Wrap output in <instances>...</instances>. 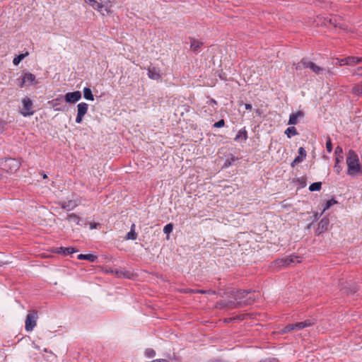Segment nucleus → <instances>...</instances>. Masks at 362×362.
<instances>
[{
	"mask_svg": "<svg viewBox=\"0 0 362 362\" xmlns=\"http://www.w3.org/2000/svg\"><path fill=\"white\" fill-rule=\"evenodd\" d=\"M346 163L347 165V175L355 177L362 173L358 154L354 150H349L346 153Z\"/></svg>",
	"mask_w": 362,
	"mask_h": 362,
	"instance_id": "nucleus-1",
	"label": "nucleus"
},
{
	"mask_svg": "<svg viewBox=\"0 0 362 362\" xmlns=\"http://www.w3.org/2000/svg\"><path fill=\"white\" fill-rule=\"evenodd\" d=\"M206 103L211 107L209 110L211 113L216 111L218 104L214 99L209 98L207 100Z\"/></svg>",
	"mask_w": 362,
	"mask_h": 362,
	"instance_id": "nucleus-31",
	"label": "nucleus"
},
{
	"mask_svg": "<svg viewBox=\"0 0 362 362\" xmlns=\"http://www.w3.org/2000/svg\"><path fill=\"white\" fill-rule=\"evenodd\" d=\"M299 259L300 257L296 256L295 255H291L284 258L278 259L275 260L274 263L275 266L279 268L287 267L295 262H300V260Z\"/></svg>",
	"mask_w": 362,
	"mask_h": 362,
	"instance_id": "nucleus-5",
	"label": "nucleus"
},
{
	"mask_svg": "<svg viewBox=\"0 0 362 362\" xmlns=\"http://www.w3.org/2000/svg\"><path fill=\"white\" fill-rule=\"evenodd\" d=\"M78 250L72 247H60L56 248V252L59 254H62L65 256L69 255L71 254H73L74 252H76Z\"/></svg>",
	"mask_w": 362,
	"mask_h": 362,
	"instance_id": "nucleus-19",
	"label": "nucleus"
},
{
	"mask_svg": "<svg viewBox=\"0 0 362 362\" xmlns=\"http://www.w3.org/2000/svg\"><path fill=\"white\" fill-rule=\"evenodd\" d=\"M22 104L23 105V110L21 112L22 115L24 117H28L34 114V111L31 110L33 105L31 99L28 97L23 98Z\"/></svg>",
	"mask_w": 362,
	"mask_h": 362,
	"instance_id": "nucleus-8",
	"label": "nucleus"
},
{
	"mask_svg": "<svg viewBox=\"0 0 362 362\" xmlns=\"http://www.w3.org/2000/svg\"><path fill=\"white\" fill-rule=\"evenodd\" d=\"M258 362H279V359L275 357H268L260 360Z\"/></svg>",
	"mask_w": 362,
	"mask_h": 362,
	"instance_id": "nucleus-45",
	"label": "nucleus"
},
{
	"mask_svg": "<svg viewBox=\"0 0 362 362\" xmlns=\"http://www.w3.org/2000/svg\"><path fill=\"white\" fill-rule=\"evenodd\" d=\"M17 85L20 88H23L25 86H33L38 83L35 75L30 72H23L22 76L17 78Z\"/></svg>",
	"mask_w": 362,
	"mask_h": 362,
	"instance_id": "nucleus-4",
	"label": "nucleus"
},
{
	"mask_svg": "<svg viewBox=\"0 0 362 362\" xmlns=\"http://www.w3.org/2000/svg\"><path fill=\"white\" fill-rule=\"evenodd\" d=\"M315 319H308L303 322H298L295 324H293L294 330H300L305 327H310L312 325H314L315 324Z\"/></svg>",
	"mask_w": 362,
	"mask_h": 362,
	"instance_id": "nucleus-11",
	"label": "nucleus"
},
{
	"mask_svg": "<svg viewBox=\"0 0 362 362\" xmlns=\"http://www.w3.org/2000/svg\"><path fill=\"white\" fill-rule=\"evenodd\" d=\"M296 184L299 185L300 187H305L306 186V180L304 177H298L294 181Z\"/></svg>",
	"mask_w": 362,
	"mask_h": 362,
	"instance_id": "nucleus-37",
	"label": "nucleus"
},
{
	"mask_svg": "<svg viewBox=\"0 0 362 362\" xmlns=\"http://www.w3.org/2000/svg\"><path fill=\"white\" fill-rule=\"evenodd\" d=\"M247 138V131L245 127H243L238 132L234 140L235 141H245Z\"/></svg>",
	"mask_w": 362,
	"mask_h": 362,
	"instance_id": "nucleus-20",
	"label": "nucleus"
},
{
	"mask_svg": "<svg viewBox=\"0 0 362 362\" xmlns=\"http://www.w3.org/2000/svg\"><path fill=\"white\" fill-rule=\"evenodd\" d=\"M83 115H79V114L77 113V115H76V122L77 124L81 123L82 120H83Z\"/></svg>",
	"mask_w": 362,
	"mask_h": 362,
	"instance_id": "nucleus-48",
	"label": "nucleus"
},
{
	"mask_svg": "<svg viewBox=\"0 0 362 362\" xmlns=\"http://www.w3.org/2000/svg\"><path fill=\"white\" fill-rule=\"evenodd\" d=\"M322 25L328 28L332 26L335 28H339L341 30L346 29V25L342 22L341 18L334 15H329L324 17Z\"/></svg>",
	"mask_w": 362,
	"mask_h": 362,
	"instance_id": "nucleus-3",
	"label": "nucleus"
},
{
	"mask_svg": "<svg viewBox=\"0 0 362 362\" xmlns=\"http://www.w3.org/2000/svg\"><path fill=\"white\" fill-rule=\"evenodd\" d=\"M251 291V290H238L235 294V298L239 300H244Z\"/></svg>",
	"mask_w": 362,
	"mask_h": 362,
	"instance_id": "nucleus-25",
	"label": "nucleus"
},
{
	"mask_svg": "<svg viewBox=\"0 0 362 362\" xmlns=\"http://www.w3.org/2000/svg\"><path fill=\"white\" fill-rule=\"evenodd\" d=\"M334 154H335L336 157H344L342 147L340 146H337L335 148Z\"/></svg>",
	"mask_w": 362,
	"mask_h": 362,
	"instance_id": "nucleus-40",
	"label": "nucleus"
},
{
	"mask_svg": "<svg viewBox=\"0 0 362 362\" xmlns=\"http://www.w3.org/2000/svg\"><path fill=\"white\" fill-rule=\"evenodd\" d=\"M322 187V183L320 182H315L312 183L309 187L310 192L320 191Z\"/></svg>",
	"mask_w": 362,
	"mask_h": 362,
	"instance_id": "nucleus-33",
	"label": "nucleus"
},
{
	"mask_svg": "<svg viewBox=\"0 0 362 362\" xmlns=\"http://www.w3.org/2000/svg\"><path fill=\"white\" fill-rule=\"evenodd\" d=\"M224 125H225V121H224V119H221L214 124V127L221 128V127H223Z\"/></svg>",
	"mask_w": 362,
	"mask_h": 362,
	"instance_id": "nucleus-46",
	"label": "nucleus"
},
{
	"mask_svg": "<svg viewBox=\"0 0 362 362\" xmlns=\"http://www.w3.org/2000/svg\"><path fill=\"white\" fill-rule=\"evenodd\" d=\"M326 148L328 153H331L332 151V143L330 137H327V139Z\"/></svg>",
	"mask_w": 362,
	"mask_h": 362,
	"instance_id": "nucleus-44",
	"label": "nucleus"
},
{
	"mask_svg": "<svg viewBox=\"0 0 362 362\" xmlns=\"http://www.w3.org/2000/svg\"><path fill=\"white\" fill-rule=\"evenodd\" d=\"M28 55V52H26L25 54H20L16 56L13 58V64L15 66L18 65L20 64V62Z\"/></svg>",
	"mask_w": 362,
	"mask_h": 362,
	"instance_id": "nucleus-32",
	"label": "nucleus"
},
{
	"mask_svg": "<svg viewBox=\"0 0 362 362\" xmlns=\"http://www.w3.org/2000/svg\"><path fill=\"white\" fill-rule=\"evenodd\" d=\"M59 100V98H56V99L54 100V101H57V100Z\"/></svg>",
	"mask_w": 362,
	"mask_h": 362,
	"instance_id": "nucleus-56",
	"label": "nucleus"
},
{
	"mask_svg": "<svg viewBox=\"0 0 362 362\" xmlns=\"http://www.w3.org/2000/svg\"><path fill=\"white\" fill-rule=\"evenodd\" d=\"M238 160V157H235L233 154H230V156L226 158L223 165V168H227L230 167V165H232L233 164V163L235 161H236Z\"/></svg>",
	"mask_w": 362,
	"mask_h": 362,
	"instance_id": "nucleus-27",
	"label": "nucleus"
},
{
	"mask_svg": "<svg viewBox=\"0 0 362 362\" xmlns=\"http://www.w3.org/2000/svg\"><path fill=\"white\" fill-rule=\"evenodd\" d=\"M285 134L288 138H291L293 136L298 134V132L295 127H289L285 131Z\"/></svg>",
	"mask_w": 362,
	"mask_h": 362,
	"instance_id": "nucleus-30",
	"label": "nucleus"
},
{
	"mask_svg": "<svg viewBox=\"0 0 362 362\" xmlns=\"http://www.w3.org/2000/svg\"><path fill=\"white\" fill-rule=\"evenodd\" d=\"M352 93L358 96L362 95V82L353 87Z\"/></svg>",
	"mask_w": 362,
	"mask_h": 362,
	"instance_id": "nucleus-34",
	"label": "nucleus"
},
{
	"mask_svg": "<svg viewBox=\"0 0 362 362\" xmlns=\"http://www.w3.org/2000/svg\"><path fill=\"white\" fill-rule=\"evenodd\" d=\"M47 176L45 174H44V175H43V178H44V179H45V178H47Z\"/></svg>",
	"mask_w": 362,
	"mask_h": 362,
	"instance_id": "nucleus-54",
	"label": "nucleus"
},
{
	"mask_svg": "<svg viewBox=\"0 0 362 362\" xmlns=\"http://www.w3.org/2000/svg\"><path fill=\"white\" fill-rule=\"evenodd\" d=\"M296 69H300L301 68H309L316 74H322L323 73V69L312 62H309L305 59H302L300 62L296 65Z\"/></svg>",
	"mask_w": 362,
	"mask_h": 362,
	"instance_id": "nucleus-6",
	"label": "nucleus"
},
{
	"mask_svg": "<svg viewBox=\"0 0 362 362\" xmlns=\"http://www.w3.org/2000/svg\"><path fill=\"white\" fill-rule=\"evenodd\" d=\"M352 75L362 77V66H359L352 71Z\"/></svg>",
	"mask_w": 362,
	"mask_h": 362,
	"instance_id": "nucleus-43",
	"label": "nucleus"
},
{
	"mask_svg": "<svg viewBox=\"0 0 362 362\" xmlns=\"http://www.w3.org/2000/svg\"><path fill=\"white\" fill-rule=\"evenodd\" d=\"M88 105L86 103H80L77 105V113L83 116L87 113Z\"/></svg>",
	"mask_w": 362,
	"mask_h": 362,
	"instance_id": "nucleus-26",
	"label": "nucleus"
},
{
	"mask_svg": "<svg viewBox=\"0 0 362 362\" xmlns=\"http://www.w3.org/2000/svg\"><path fill=\"white\" fill-rule=\"evenodd\" d=\"M245 109L247 110H251L252 109V105L249 104V103H246L245 105Z\"/></svg>",
	"mask_w": 362,
	"mask_h": 362,
	"instance_id": "nucleus-51",
	"label": "nucleus"
},
{
	"mask_svg": "<svg viewBox=\"0 0 362 362\" xmlns=\"http://www.w3.org/2000/svg\"><path fill=\"white\" fill-rule=\"evenodd\" d=\"M6 125V122L0 119V132H3L5 129V126Z\"/></svg>",
	"mask_w": 362,
	"mask_h": 362,
	"instance_id": "nucleus-47",
	"label": "nucleus"
},
{
	"mask_svg": "<svg viewBox=\"0 0 362 362\" xmlns=\"http://www.w3.org/2000/svg\"><path fill=\"white\" fill-rule=\"evenodd\" d=\"M86 3L88 4V0H84Z\"/></svg>",
	"mask_w": 362,
	"mask_h": 362,
	"instance_id": "nucleus-57",
	"label": "nucleus"
},
{
	"mask_svg": "<svg viewBox=\"0 0 362 362\" xmlns=\"http://www.w3.org/2000/svg\"><path fill=\"white\" fill-rule=\"evenodd\" d=\"M329 225V220L327 217L322 218L318 223L316 233L317 235L322 233L328 229Z\"/></svg>",
	"mask_w": 362,
	"mask_h": 362,
	"instance_id": "nucleus-14",
	"label": "nucleus"
},
{
	"mask_svg": "<svg viewBox=\"0 0 362 362\" xmlns=\"http://www.w3.org/2000/svg\"><path fill=\"white\" fill-rule=\"evenodd\" d=\"M356 64L362 63V57H355Z\"/></svg>",
	"mask_w": 362,
	"mask_h": 362,
	"instance_id": "nucleus-49",
	"label": "nucleus"
},
{
	"mask_svg": "<svg viewBox=\"0 0 362 362\" xmlns=\"http://www.w3.org/2000/svg\"><path fill=\"white\" fill-rule=\"evenodd\" d=\"M135 228H136V226L134 223H133L131 226L130 231L128 232L127 233L126 236L124 237L125 240H136L138 235H137V233L135 232Z\"/></svg>",
	"mask_w": 362,
	"mask_h": 362,
	"instance_id": "nucleus-23",
	"label": "nucleus"
},
{
	"mask_svg": "<svg viewBox=\"0 0 362 362\" xmlns=\"http://www.w3.org/2000/svg\"><path fill=\"white\" fill-rule=\"evenodd\" d=\"M194 293H202V294H209V295H214L216 294V291L211 289L209 290H196L195 291H193Z\"/></svg>",
	"mask_w": 362,
	"mask_h": 362,
	"instance_id": "nucleus-38",
	"label": "nucleus"
},
{
	"mask_svg": "<svg viewBox=\"0 0 362 362\" xmlns=\"http://www.w3.org/2000/svg\"><path fill=\"white\" fill-rule=\"evenodd\" d=\"M255 112H256V114H257V115H261V111H260V110H259V109L256 110Z\"/></svg>",
	"mask_w": 362,
	"mask_h": 362,
	"instance_id": "nucleus-53",
	"label": "nucleus"
},
{
	"mask_svg": "<svg viewBox=\"0 0 362 362\" xmlns=\"http://www.w3.org/2000/svg\"><path fill=\"white\" fill-rule=\"evenodd\" d=\"M59 205L61 206L62 209L69 211L74 210L78 206V204L76 201L69 200L68 202H59Z\"/></svg>",
	"mask_w": 362,
	"mask_h": 362,
	"instance_id": "nucleus-17",
	"label": "nucleus"
},
{
	"mask_svg": "<svg viewBox=\"0 0 362 362\" xmlns=\"http://www.w3.org/2000/svg\"><path fill=\"white\" fill-rule=\"evenodd\" d=\"M147 71V75L151 79L158 81L161 78L160 70L158 68L150 66Z\"/></svg>",
	"mask_w": 362,
	"mask_h": 362,
	"instance_id": "nucleus-12",
	"label": "nucleus"
},
{
	"mask_svg": "<svg viewBox=\"0 0 362 362\" xmlns=\"http://www.w3.org/2000/svg\"><path fill=\"white\" fill-rule=\"evenodd\" d=\"M305 115L304 112L301 110H298L295 113H291L289 115V119L288 122V125H295L297 124L298 122V119L299 117H303Z\"/></svg>",
	"mask_w": 362,
	"mask_h": 362,
	"instance_id": "nucleus-16",
	"label": "nucleus"
},
{
	"mask_svg": "<svg viewBox=\"0 0 362 362\" xmlns=\"http://www.w3.org/2000/svg\"><path fill=\"white\" fill-rule=\"evenodd\" d=\"M81 98V93L79 90L69 92L64 95V100L66 103L74 104Z\"/></svg>",
	"mask_w": 362,
	"mask_h": 362,
	"instance_id": "nucleus-9",
	"label": "nucleus"
},
{
	"mask_svg": "<svg viewBox=\"0 0 362 362\" xmlns=\"http://www.w3.org/2000/svg\"><path fill=\"white\" fill-rule=\"evenodd\" d=\"M88 4L94 9L100 11H102L103 8H104L105 11H106L107 14L112 12L110 9V6H107L105 4H103L102 3H99L96 0H88Z\"/></svg>",
	"mask_w": 362,
	"mask_h": 362,
	"instance_id": "nucleus-10",
	"label": "nucleus"
},
{
	"mask_svg": "<svg viewBox=\"0 0 362 362\" xmlns=\"http://www.w3.org/2000/svg\"><path fill=\"white\" fill-rule=\"evenodd\" d=\"M190 40V48L194 53H198L199 49L203 46V42L197 39L189 37Z\"/></svg>",
	"mask_w": 362,
	"mask_h": 362,
	"instance_id": "nucleus-18",
	"label": "nucleus"
},
{
	"mask_svg": "<svg viewBox=\"0 0 362 362\" xmlns=\"http://www.w3.org/2000/svg\"><path fill=\"white\" fill-rule=\"evenodd\" d=\"M111 272L115 273L117 275V276L119 278H127V279L131 278V273L128 271H122V270L115 269V271L112 270Z\"/></svg>",
	"mask_w": 362,
	"mask_h": 362,
	"instance_id": "nucleus-28",
	"label": "nucleus"
},
{
	"mask_svg": "<svg viewBox=\"0 0 362 362\" xmlns=\"http://www.w3.org/2000/svg\"><path fill=\"white\" fill-rule=\"evenodd\" d=\"M306 156L307 153L305 148L303 147H300L298 148V156H297L291 163V167L293 168L296 164L301 163L305 158Z\"/></svg>",
	"mask_w": 362,
	"mask_h": 362,
	"instance_id": "nucleus-15",
	"label": "nucleus"
},
{
	"mask_svg": "<svg viewBox=\"0 0 362 362\" xmlns=\"http://www.w3.org/2000/svg\"><path fill=\"white\" fill-rule=\"evenodd\" d=\"M37 313L35 310L30 312L25 319V329L27 332H31L37 325Z\"/></svg>",
	"mask_w": 362,
	"mask_h": 362,
	"instance_id": "nucleus-7",
	"label": "nucleus"
},
{
	"mask_svg": "<svg viewBox=\"0 0 362 362\" xmlns=\"http://www.w3.org/2000/svg\"><path fill=\"white\" fill-rule=\"evenodd\" d=\"M66 219L70 222H74L78 226L82 225V220L78 215L74 213L68 214Z\"/></svg>",
	"mask_w": 362,
	"mask_h": 362,
	"instance_id": "nucleus-21",
	"label": "nucleus"
},
{
	"mask_svg": "<svg viewBox=\"0 0 362 362\" xmlns=\"http://www.w3.org/2000/svg\"><path fill=\"white\" fill-rule=\"evenodd\" d=\"M293 330H294L293 324H288V325H286L281 329V333H284V334L288 333V332H291Z\"/></svg>",
	"mask_w": 362,
	"mask_h": 362,
	"instance_id": "nucleus-36",
	"label": "nucleus"
},
{
	"mask_svg": "<svg viewBox=\"0 0 362 362\" xmlns=\"http://www.w3.org/2000/svg\"><path fill=\"white\" fill-rule=\"evenodd\" d=\"M95 226H90V228H91V229H93V228H95Z\"/></svg>",
	"mask_w": 362,
	"mask_h": 362,
	"instance_id": "nucleus-55",
	"label": "nucleus"
},
{
	"mask_svg": "<svg viewBox=\"0 0 362 362\" xmlns=\"http://www.w3.org/2000/svg\"><path fill=\"white\" fill-rule=\"evenodd\" d=\"M99 3H102L103 4H105L107 5V6H109V4H110V1L109 0H100V2ZM111 7V6H110V8Z\"/></svg>",
	"mask_w": 362,
	"mask_h": 362,
	"instance_id": "nucleus-50",
	"label": "nucleus"
},
{
	"mask_svg": "<svg viewBox=\"0 0 362 362\" xmlns=\"http://www.w3.org/2000/svg\"><path fill=\"white\" fill-rule=\"evenodd\" d=\"M145 355L148 358H153L156 356V351L151 348H148L145 350Z\"/></svg>",
	"mask_w": 362,
	"mask_h": 362,
	"instance_id": "nucleus-39",
	"label": "nucleus"
},
{
	"mask_svg": "<svg viewBox=\"0 0 362 362\" xmlns=\"http://www.w3.org/2000/svg\"><path fill=\"white\" fill-rule=\"evenodd\" d=\"M0 166L5 172L14 173L20 168L21 163L16 158H8L0 160Z\"/></svg>",
	"mask_w": 362,
	"mask_h": 362,
	"instance_id": "nucleus-2",
	"label": "nucleus"
},
{
	"mask_svg": "<svg viewBox=\"0 0 362 362\" xmlns=\"http://www.w3.org/2000/svg\"><path fill=\"white\" fill-rule=\"evenodd\" d=\"M77 258L80 260H88L90 262H95L98 259L96 255L92 254H80L78 255Z\"/></svg>",
	"mask_w": 362,
	"mask_h": 362,
	"instance_id": "nucleus-24",
	"label": "nucleus"
},
{
	"mask_svg": "<svg viewBox=\"0 0 362 362\" xmlns=\"http://www.w3.org/2000/svg\"><path fill=\"white\" fill-rule=\"evenodd\" d=\"M334 169L337 175H340L342 170V166L340 165L344 161V157H335Z\"/></svg>",
	"mask_w": 362,
	"mask_h": 362,
	"instance_id": "nucleus-22",
	"label": "nucleus"
},
{
	"mask_svg": "<svg viewBox=\"0 0 362 362\" xmlns=\"http://www.w3.org/2000/svg\"><path fill=\"white\" fill-rule=\"evenodd\" d=\"M337 202L334 199H331L326 202L325 205L323 208L322 212L325 211L326 210H328L332 206L337 204Z\"/></svg>",
	"mask_w": 362,
	"mask_h": 362,
	"instance_id": "nucleus-35",
	"label": "nucleus"
},
{
	"mask_svg": "<svg viewBox=\"0 0 362 362\" xmlns=\"http://www.w3.org/2000/svg\"><path fill=\"white\" fill-rule=\"evenodd\" d=\"M344 289L345 290V292L348 294H354L357 291L358 288L356 286H354L350 288L344 287Z\"/></svg>",
	"mask_w": 362,
	"mask_h": 362,
	"instance_id": "nucleus-42",
	"label": "nucleus"
},
{
	"mask_svg": "<svg viewBox=\"0 0 362 362\" xmlns=\"http://www.w3.org/2000/svg\"><path fill=\"white\" fill-rule=\"evenodd\" d=\"M336 64H338L339 66H344V65H348V66H354L356 65L355 62V57L354 56H349L347 57H344L342 59H336Z\"/></svg>",
	"mask_w": 362,
	"mask_h": 362,
	"instance_id": "nucleus-13",
	"label": "nucleus"
},
{
	"mask_svg": "<svg viewBox=\"0 0 362 362\" xmlns=\"http://www.w3.org/2000/svg\"><path fill=\"white\" fill-rule=\"evenodd\" d=\"M83 98L88 100H94V96L90 88L85 87L83 90Z\"/></svg>",
	"mask_w": 362,
	"mask_h": 362,
	"instance_id": "nucleus-29",
	"label": "nucleus"
},
{
	"mask_svg": "<svg viewBox=\"0 0 362 362\" xmlns=\"http://www.w3.org/2000/svg\"><path fill=\"white\" fill-rule=\"evenodd\" d=\"M253 301H254V300H251V298H250V297H249V298H247L246 300H244V303H248V304L251 303H252V302H253Z\"/></svg>",
	"mask_w": 362,
	"mask_h": 362,
	"instance_id": "nucleus-52",
	"label": "nucleus"
},
{
	"mask_svg": "<svg viewBox=\"0 0 362 362\" xmlns=\"http://www.w3.org/2000/svg\"><path fill=\"white\" fill-rule=\"evenodd\" d=\"M173 229V226L172 223H168L166 224L163 228V232L165 234H170Z\"/></svg>",
	"mask_w": 362,
	"mask_h": 362,
	"instance_id": "nucleus-41",
	"label": "nucleus"
}]
</instances>
